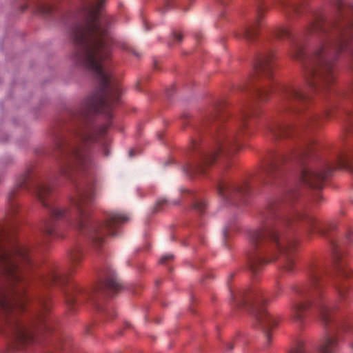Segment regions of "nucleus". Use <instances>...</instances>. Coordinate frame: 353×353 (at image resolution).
Segmentation results:
<instances>
[{
  "instance_id": "nucleus-1",
  "label": "nucleus",
  "mask_w": 353,
  "mask_h": 353,
  "mask_svg": "<svg viewBox=\"0 0 353 353\" xmlns=\"http://www.w3.org/2000/svg\"><path fill=\"white\" fill-rule=\"evenodd\" d=\"M109 17L91 10L82 22L72 28L71 35L77 45L72 55L74 62L90 70L101 83L102 94L85 99L81 104V116L91 112L109 113L119 100L120 88L112 80L109 60L112 40L108 32Z\"/></svg>"
},
{
  "instance_id": "nucleus-2",
  "label": "nucleus",
  "mask_w": 353,
  "mask_h": 353,
  "mask_svg": "<svg viewBox=\"0 0 353 353\" xmlns=\"http://www.w3.org/2000/svg\"><path fill=\"white\" fill-rule=\"evenodd\" d=\"M250 248L246 256L251 265H268L279 261L288 250V246L283 244L279 230L271 228L265 231L254 232L250 239Z\"/></svg>"
},
{
  "instance_id": "nucleus-3",
  "label": "nucleus",
  "mask_w": 353,
  "mask_h": 353,
  "mask_svg": "<svg viewBox=\"0 0 353 353\" xmlns=\"http://www.w3.org/2000/svg\"><path fill=\"white\" fill-rule=\"evenodd\" d=\"M107 128V125H102L94 132L86 127L79 128L74 133V145L67 147L59 145L63 152V157L58 161L60 173L65 175L69 168L74 165H83L86 163L89 160L86 143L90 141H97L98 137H104Z\"/></svg>"
},
{
  "instance_id": "nucleus-4",
  "label": "nucleus",
  "mask_w": 353,
  "mask_h": 353,
  "mask_svg": "<svg viewBox=\"0 0 353 353\" xmlns=\"http://www.w3.org/2000/svg\"><path fill=\"white\" fill-rule=\"evenodd\" d=\"M342 49L343 46L341 43H326L322 44L315 51L310 65L307 66L305 69V78L310 85H314L310 79H314L316 82L322 81L326 84L332 81L334 77L332 74L331 65L326 60L325 57L330 51H339Z\"/></svg>"
},
{
  "instance_id": "nucleus-5",
  "label": "nucleus",
  "mask_w": 353,
  "mask_h": 353,
  "mask_svg": "<svg viewBox=\"0 0 353 353\" xmlns=\"http://www.w3.org/2000/svg\"><path fill=\"white\" fill-rule=\"evenodd\" d=\"M1 272L0 279V312L5 314L15 312L23 307L24 300L22 291L14 288L7 289L3 282L8 281L10 285L21 280L19 273L14 266H6Z\"/></svg>"
},
{
  "instance_id": "nucleus-6",
  "label": "nucleus",
  "mask_w": 353,
  "mask_h": 353,
  "mask_svg": "<svg viewBox=\"0 0 353 353\" xmlns=\"http://www.w3.org/2000/svg\"><path fill=\"white\" fill-rule=\"evenodd\" d=\"M33 262L23 244L12 238L0 243V264L20 265Z\"/></svg>"
},
{
  "instance_id": "nucleus-7",
  "label": "nucleus",
  "mask_w": 353,
  "mask_h": 353,
  "mask_svg": "<svg viewBox=\"0 0 353 353\" xmlns=\"http://www.w3.org/2000/svg\"><path fill=\"white\" fill-rule=\"evenodd\" d=\"M129 219L130 217L127 215L116 212L109 213L107 214L104 223L95 224L90 227V237L93 241L101 243L106 234H114L113 229Z\"/></svg>"
},
{
  "instance_id": "nucleus-8",
  "label": "nucleus",
  "mask_w": 353,
  "mask_h": 353,
  "mask_svg": "<svg viewBox=\"0 0 353 353\" xmlns=\"http://www.w3.org/2000/svg\"><path fill=\"white\" fill-rule=\"evenodd\" d=\"M297 293L300 295V298L306 299L305 301H299L296 299L294 303L292 305V315L293 318L296 321H301L303 318V312L306 310L309 305H314L316 307L319 312V316L320 319L325 323H326L328 321L329 314H330V308L325 304L318 303L314 300L307 299V297L297 292Z\"/></svg>"
},
{
  "instance_id": "nucleus-9",
  "label": "nucleus",
  "mask_w": 353,
  "mask_h": 353,
  "mask_svg": "<svg viewBox=\"0 0 353 353\" xmlns=\"http://www.w3.org/2000/svg\"><path fill=\"white\" fill-rule=\"evenodd\" d=\"M239 149V145L236 144L233 137H222L218 141L217 145L214 150L205 158L203 163L194 168L192 172L202 173L204 167L207 165L212 163L215 157L219 154H226L231 151H235Z\"/></svg>"
},
{
  "instance_id": "nucleus-10",
  "label": "nucleus",
  "mask_w": 353,
  "mask_h": 353,
  "mask_svg": "<svg viewBox=\"0 0 353 353\" xmlns=\"http://www.w3.org/2000/svg\"><path fill=\"white\" fill-rule=\"evenodd\" d=\"M7 325L9 330L19 343L25 344L33 340V334L30 328L17 319H8Z\"/></svg>"
},
{
  "instance_id": "nucleus-11",
  "label": "nucleus",
  "mask_w": 353,
  "mask_h": 353,
  "mask_svg": "<svg viewBox=\"0 0 353 353\" xmlns=\"http://www.w3.org/2000/svg\"><path fill=\"white\" fill-rule=\"evenodd\" d=\"M89 199L87 195L80 194L72 199L71 201V207L73 208L77 213V220L75 227L79 230H83L88 225V214L85 212L84 208L88 205Z\"/></svg>"
},
{
  "instance_id": "nucleus-12",
  "label": "nucleus",
  "mask_w": 353,
  "mask_h": 353,
  "mask_svg": "<svg viewBox=\"0 0 353 353\" xmlns=\"http://www.w3.org/2000/svg\"><path fill=\"white\" fill-rule=\"evenodd\" d=\"M305 95L299 88L293 86H288L283 88L281 99L283 105H294L305 100Z\"/></svg>"
},
{
  "instance_id": "nucleus-13",
  "label": "nucleus",
  "mask_w": 353,
  "mask_h": 353,
  "mask_svg": "<svg viewBox=\"0 0 353 353\" xmlns=\"http://www.w3.org/2000/svg\"><path fill=\"white\" fill-rule=\"evenodd\" d=\"M328 170L306 169L302 172L303 181L310 186L320 188L323 180L327 176Z\"/></svg>"
},
{
  "instance_id": "nucleus-14",
  "label": "nucleus",
  "mask_w": 353,
  "mask_h": 353,
  "mask_svg": "<svg viewBox=\"0 0 353 353\" xmlns=\"http://www.w3.org/2000/svg\"><path fill=\"white\" fill-rule=\"evenodd\" d=\"M274 54L272 52H267L261 55L256 63V69L257 71L265 76L270 77L272 74L274 68Z\"/></svg>"
},
{
  "instance_id": "nucleus-15",
  "label": "nucleus",
  "mask_w": 353,
  "mask_h": 353,
  "mask_svg": "<svg viewBox=\"0 0 353 353\" xmlns=\"http://www.w3.org/2000/svg\"><path fill=\"white\" fill-rule=\"evenodd\" d=\"M263 18V14L259 11L255 19L243 29L239 37L243 38L248 42L254 41L257 35L258 29L261 26Z\"/></svg>"
},
{
  "instance_id": "nucleus-16",
  "label": "nucleus",
  "mask_w": 353,
  "mask_h": 353,
  "mask_svg": "<svg viewBox=\"0 0 353 353\" xmlns=\"http://www.w3.org/2000/svg\"><path fill=\"white\" fill-rule=\"evenodd\" d=\"M253 315L268 337V329L274 324V320L267 314L263 309H261L258 305L254 306Z\"/></svg>"
},
{
  "instance_id": "nucleus-17",
  "label": "nucleus",
  "mask_w": 353,
  "mask_h": 353,
  "mask_svg": "<svg viewBox=\"0 0 353 353\" xmlns=\"http://www.w3.org/2000/svg\"><path fill=\"white\" fill-rule=\"evenodd\" d=\"M101 279L105 287L110 290L117 291L121 288L120 281L110 269L105 270Z\"/></svg>"
},
{
  "instance_id": "nucleus-18",
  "label": "nucleus",
  "mask_w": 353,
  "mask_h": 353,
  "mask_svg": "<svg viewBox=\"0 0 353 353\" xmlns=\"http://www.w3.org/2000/svg\"><path fill=\"white\" fill-rule=\"evenodd\" d=\"M245 292L243 290H230V301L237 308H241L247 304L245 299Z\"/></svg>"
},
{
  "instance_id": "nucleus-19",
  "label": "nucleus",
  "mask_w": 353,
  "mask_h": 353,
  "mask_svg": "<svg viewBox=\"0 0 353 353\" xmlns=\"http://www.w3.org/2000/svg\"><path fill=\"white\" fill-rule=\"evenodd\" d=\"M331 262L334 264L346 263V254L341 246L335 247L330 255Z\"/></svg>"
},
{
  "instance_id": "nucleus-20",
  "label": "nucleus",
  "mask_w": 353,
  "mask_h": 353,
  "mask_svg": "<svg viewBox=\"0 0 353 353\" xmlns=\"http://www.w3.org/2000/svg\"><path fill=\"white\" fill-rule=\"evenodd\" d=\"M268 130L274 137H282L285 136L288 132L289 128L285 126H282L279 124L273 123L268 126Z\"/></svg>"
},
{
  "instance_id": "nucleus-21",
  "label": "nucleus",
  "mask_w": 353,
  "mask_h": 353,
  "mask_svg": "<svg viewBox=\"0 0 353 353\" xmlns=\"http://www.w3.org/2000/svg\"><path fill=\"white\" fill-rule=\"evenodd\" d=\"M235 191H238L236 188L225 183L220 184L218 188L219 194L223 199L232 196Z\"/></svg>"
},
{
  "instance_id": "nucleus-22",
  "label": "nucleus",
  "mask_w": 353,
  "mask_h": 353,
  "mask_svg": "<svg viewBox=\"0 0 353 353\" xmlns=\"http://www.w3.org/2000/svg\"><path fill=\"white\" fill-rule=\"evenodd\" d=\"M290 30L288 26L281 25L276 27L272 32V35L278 39H284L290 36Z\"/></svg>"
},
{
  "instance_id": "nucleus-23",
  "label": "nucleus",
  "mask_w": 353,
  "mask_h": 353,
  "mask_svg": "<svg viewBox=\"0 0 353 353\" xmlns=\"http://www.w3.org/2000/svg\"><path fill=\"white\" fill-rule=\"evenodd\" d=\"M336 347V342L334 338L327 337L323 342L321 352V353H334Z\"/></svg>"
},
{
  "instance_id": "nucleus-24",
  "label": "nucleus",
  "mask_w": 353,
  "mask_h": 353,
  "mask_svg": "<svg viewBox=\"0 0 353 353\" xmlns=\"http://www.w3.org/2000/svg\"><path fill=\"white\" fill-rule=\"evenodd\" d=\"M50 189L48 185L42 184L39 185L37 188V196L39 201L46 205L45 199L50 194Z\"/></svg>"
},
{
  "instance_id": "nucleus-25",
  "label": "nucleus",
  "mask_w": 353,
  "mask_h": 353,
  "mask_svg": "<svg viewBox=\"0 0 353 353\" xmlns=\"http://www.w3.org/2000/svg\"><path fill=\"white\" fill-rule=\"evenodd\" d=\"M68 259L71 263H79L83 262V254L80 250H72L68 255Z\"/></svg>"
},
{
  "instance_id": "nucleus-26",
  "label": "nucleus",
  "mask_w": 353,
  "mask_h": 353,
  "mask_svg": "<svg viewBox=\"0 0 353 353\" xmlns=\"http://www.w3.org/2000/svg\"><path fill=\"white\" fill-rule=\"evenodd\" d=\"M281 243L283 244L287 245L288 249L287 251H285L284 254H282V257L279 259V261L282 262V260H280V259H281L283 258L285 259V261H290V256H288V252H291L293 250V248L295 246V243L292 240H288L287 241L281 242Z\"/></svg>"
},
{
  "instance_id": "nucleus-27",
  "label": "nucleus",
  "mask_w": 353,
  "mask_h": 353,
  "mask_svg": "<svg viewBox=\"0 0 353 353\" xmlns=\"http://www.w3.org/2000/svg\"><path fill=\"white\" fill-rule=\"evenodd\" d=\"M159 262L162 264L176 263L175 256L172 253H165L159 258Z\"/></svg>"
},
{
  "instance_id": "nucleus-28",
  "label": "nucleus",
  "mask_w": 353,
  "mask_h": 353,
  "mask_svg": "<svg viewBox=\"0 0 353 353\" xmlns=\"http://www.w3.org/2000/svg\"><path fill=\"white\" fill-rule=\"evenodd\" d=\"M68 212V209L65 207H57L53 209L52 214L57 219L64 217Z\"/></svg>"
},
{
  "instance_id": "nucleus-29",
  "label": "nucleus",
  "mask_w": 353,
  "mask_h": 353,
  "mask_svg": "<svg viewBox=\"0 0 353 353\" xmlns=\"http://www.w3.org/2000/svg\"><path fill=\"white\" fill-rule=\"evenodd\" d=\"M306 221L308 227V232L310 233H314L316 230H319V225L314 218L308 217L307 218Z\"/></svg>"
},
{
  "instance_id": "nucleus-30",
  "label": "nucleus",
  "mask_w": 353,
  "mask_h": 353,
  "mask_svg": "<svg viewBox=\"0 0 353 353\" xmlns=\"http://www.w3.org/2000/svg\"><path fill=\"white\" fill-rule=\"evenodd\" d=\"M303 54V48L299 46H294L292 49L291 56L293 59H301Z\"/></svg>"
},
{
  "instance_id": "nucleus-31",
  "label": "nucleus",
  "mask_w": 353,
  "mask_h": 353,
  "mask_svg": "<svg viewBox=\"0 0 353 353\" xmlns=\"http://www.w3.org/2000/svg\"><path fill=\"white\" fill-rule=\"evenodd\" d=\"M170 204V203L165 199H159L157 201V204H156V210H161L163 208V206L165 205H168Z\"/></svg>"
},
{
  "instance_id": "nucleus-32",
  "label": "nucleus",
  "mask_w": 353,
  "mask_h": 353,
  "mask_svg": "<svg viewBox=\"0 0 353 353\" xmlns=\"http://www.w3.org/2000/svg\"><path fill=\"white\" fill-rule=\"evenodd\" d=\"M194 208L198 211L203 212L205 208V203L203 200H198L195 202Z\"/></svg>"
},
{
  "instance_id": "nucleus-33",
  "label": "nucleus",
  "mask_w": 353,
  "mask_h": 353,
  "mask_svg": "<svg viewBox=\"0 0 353 353\" xmlns=\"http://www.w3.org/2000/svg\"><path fill=\"white\" fill-rule=\"evenodd\" d=\"M278 170V166L276 164L272 165L268 170L266 171V176L268 178H272L275 172Z\"/></svg>"
},
{
  "instance_id": "nucleus-34",
  "label": "nucleus",
  "mask_w": 353,
  "mask_h": 353,
  "mask_svg": "<svg viewBox=\"0 0 353 353\" xmlns=\"http://www.w3.org/2000/svg\"><path fill=\"white\" fill-rule=\"evenodd\" d=\"M39 304L41 307V309L38 314V319L40 321L43 320V311L46 310V303L44 300H39Z\"/></svg>"
},
{
  "instance_id": "nucleus-35",
  "label": "nucleus",
  "mask_w": 353,
  "mask_h": 353,
  "mask_svg": "<svg viewBox=\"0 0 353 353\" xmlns=\"http://www.w3.org/2000/svg\"><path fill=\"white\" fill-rule=\"evenodd\" d=\"M291 353H309L307 350L304 347L302 344H299L298 346L294 348Z\"/></svg>"
},
{
  "instance_id": "nucleus-36",
  "label": "nucleus",
  "mask_w": 353,
  "mask_h": 353,
  "mask_svg": "<svg viewBox=\"0 0 353 353\" xmlns=\"http://www.w3.org/2000/svg\"><path fill=\"white\" fill-rule=\"evenodd\" d=\"M269 90L267 89L263 90L259 92V97L261 100H264L265 99V96L268 95Z\"/></svg>"
},
{
  "instance_id": "nucleus-37",
  "label": "nucleus",
  "mask_w": 353,
  "mask_h": 353,
  "mask_svg": "<svg viewBox=\"0 0 353 353\" xmlns=\"http://www.w3.org/2000/svg\"><path fill=\"white\" fill-rule=\"evenodd\" d=\"M320 24V19H316L315 21L312 22L311 24L312 28L315 30L318 29Z\"/></svg>"
},
{
  "instance_id": "nucleus-38",
  "label": "nucleus",
  "mask_w": 353,
  "mask_h": 353,
  "mask_svg": "<svg viewBox=\"0 0 353 353\" xmlns=\"http://www.w3.org/2000/svg\"><path fill=\"white\" fill-rule=\"evenodd\" d=\"M108 141V139H105L103 141H102V142H101V144L103 145V148H103V150H104V154H105V155H108V154H109V151H108V148H107Z\"/></svg>"
},
{
  "instance_id": "nucleus-39",
  "label": "nucleus",
  "mask_w": 353,
  "mask_h": 353,
  "mask_svg": "<svg viewBox=\"0 0 353 353\" xmlns=\"http://www.w3.org/2000/svg\"><path fill=\"white\" fill-rule=\"evenodd\" d=\"M63 293L67 297V302L69 303L70 301H72V299L70 297V294L66 291H64Z\"/></svg>"
},
{
  "instance_id": "nucleus-40",
  "label": "nucleus",
  "mask_w": 353,
  "mask_h": 353,
  "mask_svg": "<svg viewBox=\"0 0 353 353\" xmlns=\"http://www.w3.org/2000/svg\"><path fill=\"white\" fill-rule=\"evenodd\" d=\"M285 270L284 271L286 272H290L292 271V268L290 266H285Z\"/></svg>"
},
{
  "instance_id": "nucleus-41",
  "label": "nucleus",
  "mask_w": 353,
  "mask_h": 353,
  "mask_svg": "<svg viewBox=\"0 0 353 353\" xmlns=\"http://www.w3.org/2000/svg\"><path fill=\"white\" fill-rule=\"evenodd\" d=\"M46 233L48 234H50L52 233V230L51 228H46L45 229V231H44Z\"/></svg>"
},
{
  "instance_id": "nucleus-42",
  "label": "nucleus",
  "mask_w": 353,
  "mask_h": 353,
  "mask_svg": "<svg viewBox=\"0 0 353 353\" xmlns=\"http://www.w3.org/2000/svg\"><path fill=\"white\" fill-rule=\"evenodd\" d=\"M175 37L176 39H178L179 41H180L181 39H182V36L180 34H175Z\"/></svg>"
},
{
  "instance_id": "nucleus-43",
  "label": "nucleus",
  "mask_w": 353,
  "mask_h": 353,
  "mask_svg": "<svg viewBox=\"0 0 353 353\" xmlns=\"http://www.w3.org/2000/svg\"><path fill=\"white\" fill-rule=\"evenodd\" d=\"M349 132L350 133L353 134V123L351 124V126L350 127Z\"/></svg>"
},
{
  "instance_id": "nucleus-44",
  "label": "nucleus",
  "mask_w": 353,
  "mask_h": 353,
  "mask_svg": "<svg viewBox=\"0 0 353 353\" xmlns=\"http://www.w3.org/2000/svg\"><path fill=\"white\" fill-rule=\"evenodd\" d=\"M255 268V266H250V270L251 272H254L256 271V270H255V268Z\"/></svg>"
},
{
  "instance_id": "nucleus-45",
  "label": "nucleus",
  "mask_w": 353,
  "mask_h": 353,
  "mask_svg": "<svg viewBox=\"0 0 353 353\" xmlns=\"http://www.w3.org/2000/svg\"><path fill=\"white\" fill-rule=\"evenodd\" d=\"M132 152H133L132 150H131V151L130 152V156H132Z\"/></svg>"
},
{
  "instance_id": "nucleus-46",
  "label": "nucleus",
  "mask_w": 353,
  "mask_h": 353,
  "mask_svg": "<svg viewBox=\"0 0 353 353\" xmlns=\"http://www.w3.org/2000/svg\"><path fill=\"white\" fill-rule=\"evenodd\" d=\"M229 348H230V350H232V346L230 345H229Z\"/></svg>"
},
{
  "instance_id": "nucleus-47",
  "label": "nucleus",
  "mask_w": 353,
  "mask_h": 353,
  "mask_svg": "<svg viewBox=\"0 0 353 353\" xmlns=\"http://www.w3.org/2000/svg\"><path fill=\"white\" fill-rule=\"evenodd\" d=\"M41 12H47V10H41Z\"/></svg>"
}]
</instances>
